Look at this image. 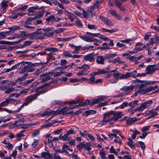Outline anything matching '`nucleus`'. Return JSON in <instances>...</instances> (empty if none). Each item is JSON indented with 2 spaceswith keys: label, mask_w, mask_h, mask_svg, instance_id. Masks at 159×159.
<instances>
[{
  "label": "nucleus",
  "mask_w": 159,
  "mask_h": 159,
  "mask_svg": "<svg viewBox=\"0 0 159 159\" xmlns=\"http://www.w3.org/2000/svg\"><path fill=\"white\" fill-rule=\"evenodd\" d=\"M122 112L116 111H111L103 114V118L102 121L103 124L111 121H116L122 116Z\"/></svg>",
  "instance_id": "1"
},
{
  "label": "nucleus",
  "mask_w": 159,
  "mask_h": 159,
  "mask_svg": "<svg viewBox=\"0 0 159 159\" xmlns=\"http://www.w3.org/2000/svg\"><path fill=\"white\" fill-rule=\"evenodd\" d=\"M158 88V86L156 85L154 87L149 86L146 89H144L141 86L140 84L139 83L136 85L135 90L136 92L133 95L134 96H136L138 95V93L142 94H145L152 91H154Z\"/></svg>",
  "instance_id": "2"
},
{
  "label": "nucleus",
  "mask_w": 159,
  "mask_h": 159,
  "mask_svg": "<svg viewBox=\"0 0 159 159\" xmlns=\"http://www.w3.org/2000/svg\"><path fill=\"white\" fill-rule=\"evenodd\" d=\"M80 37L85 41L89 42H94V44L96 46L98 45L101 43L99 40L91 37L88 36L86 35L84 36H80Z\"/></svg>",
  "instance_id": "3"
},
{
  "label": "nucleus",
  "mask_w": 159,
  "mask_h": 159,
  "mask_svg": "<svg viewBox=\"0 0 159 159\" xmlns=\"http://www.w3.org/2000/svg\"><path fill=\"white\" fill-rule=\"evenodd\" d=\"M41 30V29H39L33 33L30 34V38L34 39H43V33Z\"/></svg>",
  "instance_id": "4"
},
{
  "label": "nucleus",
  "mask_w": 159,
  "mask_h": 159,
  "mask_svg": "<svg viewBox=\"0 0 159 159\" xmlns=\"http://www.w3.org/2000/svg\"><path fill=\"white\" fill-rule=\"evenodd\" d=\"M63 73L61 67H58L49 72V74L54 77H55L61 75Z\"/></svg>",
  "instance_id": "5"
},
{
  "label": "nucleus",
  "mask_w": 159,
  "mask_h": 159,
  "mask_svg": "<svg viewBox=\"0 0 159 159\" xmlns=\"http://www.w3.org/2000/svg\"><path fill=\"white\" fill-rule=\"evenodd\" d=\"M69 107H65L60 110L58 109L56 111V115L61 114L64 115L71 114L73 111H69Z\"/></svg>",
  "instance_id": "6"
},
{
  "label": "nucleus",
  "mask_w": 159,
  "mask_h": 159,
  "mask_svg": "<svg viewBox=\"0 0 159 159\" xmlns=\"http://www.w3.org/2000/svg\"><path fill=\"white\" fill-rule=\"evenodd\" d=\"M48 86L47 84H46L37 88L36 90L38 91L36 94L38 95V96L48 91L47 87Z\"/></svg>",
  "instance_id": "7"
},
{
  "label": "nucleus",
  "mask_w": 159,
  "mask_h": 159,
  "mask_svg": "<svg viewBox=\"0 0 159 159\" xmlns=\"http://www.w3.org/2000/svg\"><path fill=\"white\" fill-rule=\"evenodd\" d=\"M152 101L151 100L147 101L143 103L141 106L137 108L136 110L138 111H141L145 108L148 107L152 103Z\"/></svg>",
  "instance_id": "8"
},
{
  "label": "nucleus",
  "mask_w": 159,
  "mask_h": 159,
  "mask_svg": "<svg viewBox=\"0 0 159 159\" xmlns=\"http://www.w3.org/2000/svg\"><path fill=\"white\" fill-rule=\"evenodd\" d=\"M156 65H150L148 66L145 69L146 73L147 74H152L158 69L155 68Z\"/></svg>",
  "instance_id": "9"
},
{
  "label": "nucleus",
  "mask_w": 159,
  "mask_h": 159,
  "mask_svg": "<svg viewBox=\"0 0 159 159\" xmlns=\"http://www.w3.org/2000/svg\"><path fill=\"white\" fill-rule=\"evenodd\" d=\"M137 81L141 84V86L143 88L145 87H147L149 85L154 84L157 83L156 81H148L147 80H138Z\"/></svg>",
  "instance_id": "10"
},
{
  "label": "nucleus",
  "mask_w": 159,
  "mask_h": 159,
  "mask_svg": "<svg viewBox=\"0 0 159 159\" xmlns=\"http://www.w3.org/2000/svg\"><path fill=\"white\" fill-rule=\"evenodd\" d=\"M38 97V95L36 93L29 96L26 98L24 102L26 103L27 106L29 102H31L37 99Z\"/></svg>",
  "instance_id": "11"
},
{
  "label": "nucleus",
  "mask_w": 159,
  "mask_h": 159,
  "mask_svg": "<svg viewBox=\"0 0 159 159\" xmlns=\"http://www.w3.org/2000/svg\"><path fill=\"white\" fill-rule=\"evenodd\" d=\"M96 56L94 52L89 53L84 56V59L86 61H89L90 62H93L95 59L94 57Z\"/></svg>",
  "instance_id": "12"
},
{
  "label": "nucleus",
  "mask_w": 159,
  "mask_h": 159,
  "mask_svg": "<svg viewBox=\"0 0 159 159\" xmlns=\"http://www.w3.org/2000/svg\"><path fill=\"white\" fill-rule=\"evenodd\" d=\"M134 86L130 85L129 86H125L123 87L121 90L126 94H128L134 88Z\"/></svg>",
  "instance_id": "13"
},
{
  "label": "nucleus",
  "mask_w": 159,
  "mask_h": 159,
  "mask_svg": "<svg viewBox=\"0 0 159 159\" xmlns=\"http://www.w3.org/2000/svg\"><path fill=\"white\" fill-rule=\"evenodd\" d=\"M56 111H52L49 109H48L44 111L43 113L41 114V116L43 117L48 115L50 116L53 115V116L52 117H53L54 116H56Z\"/></svg>",
  "instance_id": "14"
},
{
  "label": "nucleus",
  "mask_w": 159,
  "mask_h": 159,
  "mask_svg": "<svg viewBox=\"0 0 159 159\" xmlns=\"http://www.w3.org/2000/svg\"><path fill=\"white\" fill-rule=\"evenodd\" d=\"M100 19L101 20L107 25L109 26H112L114 25L113 22L109 19L105 18L100 16Z\"/></svg>",
  "instance_id": "15"
},
{
  "label": "nucleus",
  "mask_w": 159,
  "mask_h": 159,
  "mask_svg": "<svg viewBox=\"0 0 159 159\" xmlns=\"http://www.w3.org/2000/svg\"><path fill=\"white\" fill-rule=\"evenodd\" d=\"M50 76L51 75L49 74V72L45 74H43V75H40V79L42 82H46L50 80Z\"/></svg>",
  "instance_id": "16"
},
{
  "label": "nucleus",
  "mask_w": 159,
  "mask_h": 159,
  "mask_svg": "<svg viewBox=\"0 0 159 159\" xmlns=\"http://www.w3.org/2000/svg\"><path fill=\"white\" fill-rule=\"evenodd\" d=\"M112 75L114 78L116 79H126L125 74H120L119 72L114 73Z\"/></svg>",
  "instance_id": "17"
},
{
  "label": "nucleus",
  "mask_w": 159,
  "mask_h": 159,
  "mask_svg": "<svg viewBox=\"0 0 159 159\" xmlns=\"http://www.w3.org/2000/svg\"><path fill=\"white\" fill-rule=\"evenodd\" d=\"M96 74H95V72H92L89 75L91 77L89 78V80L88 79V83L89 84H94L95 82V75Z\"/></svg>",
  "instance_id": "18"
},
{
  "label": "nucleus",
  "mask_w": 159,
  "mask_h": 159,
  "mask_svg": "<svg viewBox=\"0 0 159 159\" xmlns=\"http://www.w3.org/2000/svg\"><path fill=\"white\" fill-rule=\"evenodd\" d=\"M106 60L105 58V56L104 57L102 56H98L97 57L96 62L99 64L103 65L104 64V61Z\"/></svg>",
  "instance_id": "19"
},
{
  "label": "nucleus",
  "mask_w": 159,
  "mask_h": 159,
  "mask_svg": "<svg viewBox=\"0 0 159 159\" xmlns=\"http://www.w3.org/2000/svg\"><path fill=\"white\" fill-rule=\"evenodd\" d=\"M41 157L46 159H51L52 156L48 151L46 152H43L41 153Z\"/></svg>",
  "instance_id": "20"
},
{
  "label": "nucleus",
  "mask_w": 159,
  "mask_h": 159,
  "mask_svg": "<svg viewBox=\"0 0 159 159\" xmlns=\"http://www.w3.org/2000/svg\"><path fill=\"white\" fill-rule=\"evenodd\" d=\"M137 72L136 70H134L133 71L131 72H127L125 74L126 79H128L130 77V76L133 78H135L137 77L136 74Z\"/></svg>",
  "instance_id": "21"
},
{
  "label": "nucleus",
  "mask_w": 159,
  "mask_h": 159,
  "mask_svg": "<svg viewBox=\"0 0 159 159\" xmlns=\"http://www.w3.org/2000/svg\"><path fill=\"white\" fill-rule=\"evenodd\" d=\"M137 121V118L136 117L128 118L126 121V123L127 125H130L133 124Z\"/></svg>",
  "instance_id": "22"
},
{
  "label": "nucleus",
  "mask_w": 159,
  "mask_h": 159,
  "mask_svg": "<svg viewBox=\"0 0 159 159\" xmlns=\"http://www.w3.org/2000/svg\"><path fill=\"white\" fill-rule=\"evenodd\" d=\"M65 11L67 14L68 19H70L71 21H73L74 20V18H75V15L66 10H65Z\"/></svg>",
  "instance_id": "23"
},
{
  "label": "nucleus",
  "mask_w": 159,
  "mask_h": 159,
  "mask_svg": "<svg viewBox=\"0 0 159 159\" xmlns=\"http://www.w3.org/2000/svg\"><path fill=\"white\" fill-rule=\"evenodd\" d=\"M45 20L48 24L50 23L51 22L53 23L55 21V16L54 14L46 18Z\"/></svg>",
  "instance_id": "24"
},
{
  "label": "nucleus",
  "mask_w": 159,
  "mask_h": 159,
  "mask_svg": "<svg viewBox=\"0 0 159 159\" xmlns=\"http://www.w3.org/2000/svg\"><path fill=\"white\" fill-rule=\"evenodd\" d=\"M130 130L133 133L131 136V138L134 139H135L137 134H139L140 133V132L138 131L136 128L131 129Z\"/></svg>",
  "instance_id": "25"
},
{
  "label": "nucleus",
  "mask_w": 159,
  "mask_h": 159,
  "mask_svg": "<svg viewBox=\"0 0 159 159\" xmlns=\"http://www.w3.org/2000/svg\"><path fill=\"white\" fill-rule=\"evenodd\" d=\"M25 122V120L24 118H22L18 120L15 121L14 123L13 124V125H16V126H20L21 125V123H24Z\"/></svg>",
  "instance_id": "26"
},
{
  "label": "nucleus",
  "mask_w": 159,
  "mask_h": 159,
  "mask_svg": "<svg viewBox=\"0 0 159 159\" xmlns=\"http://www.w3.org/2000/svg\"><path fill=\"white\" fill-rule=\"evenodd\" d=\"M117 54L116 53H108L105 55V58L106 59H108L112 58L117 56Z\"/></svg>",
  "instance_id": "27"
},
{
  "label": "nucleus",
  "mask_w": 159,
  "mask_h": 159,
  "mask_svg": "<svg viewBox=\"0 0 159 159\" xmlns=\"http://www.w3.org/2000/svg\"><path fill=\"white\" fill-rule=\"evenodd\" d=\"M111 62L112 64H116L117 63H118L119 64H123L124 63V61L120 60L119 57H116Z\"/></svg>",
  "instance_id": "28"
},
{
  "label": "nucleus",
  "mask_w": 159,
  "mask_h": 159,
  "mask_svg": "<svg viewBox=\"0 0 159 159\" xmlns=\"http://www.w3.org/2000/svg\"><path fill=\"white\" fill-rule=\"evenodd\" d=\"M76 36H71L67 38H59L57 39L58 41H59L66 42L71 40L72 39L75 38Z\"/></svg>",
  "instance_id": "29"
},
{
  "label": "nucleus",
  "mask_w": 159,
  "mask_h": 159,
  "mask_svg": "<svg viewBox=\"0 0 159 159\" xmlns=\"http://www.w3.org/2000/svg\"><path fill=\"white\" fill-rule=\"evenodd\" d=\"M27 36H29V34L27 32L25 31H22L20 34L17 35V36L18 37L20 38H23Z\"/></svg>",
  "instance_id": "30"
},
{
  "label": "nucleus",
  "mask_w": 159,
  "mask_h": 159,
  "mask_svg": "<svg viewBox=\"0 0 159 159\" xmlns=\"http://www.w3.org/2000/svg\"><path fill=\"white\" fill-rule=\"evenodd\" d=\"M99 154L102 159H107V157L106 155V153L104 151V149L103 148L100 151Z\"/></svg>",
  "instance_id": "31"
},
{
  "label": "nucleus",
  "mask_w": 159,
  "mask_h": 159,
  "mask_svg": "<svg viewBox=\"0 0 159 159\" xmlns=\"http://www.w3.org/2000/svg\"><path fill=\"white\" fill-rule=\"evenodd\" d=\"M29 74L28 73H25L22 77H20L18 78L17 80L19 82H21L25 80L28 76Z\"/></svg>",
  "instance_id": "32"
},
{
  "label": "nucleus",
  "mask_w": 159,
  "mask_h": 159,
  "mask_svg": "<svg viewBox=\"0 0 159 159\" xmlns=\"http://www.w3.org/2000/svg\"><path fill=\"white\" fill-rule=\"evenodd\" d=\"M89 71L85 70H83L76 74V75L78 76L84 75H87Z\"/></svg>",
  "instance_id": "33"
},
{
  "label": "nucleus",
  "mask_w": 159,
  "mask_h": 159,
  "mask_svg": "<svg viewBox=\"0 0 159 159\" xmlns=\"http://www.w3.org/2000/svg\"><path fill=\"white\" fill-rule=\"evenodd\" d=\"M85 116H87L89 115L95 114L96 113V111L94 110H89L84 112Z\"/></svg>",
  "instance_id": "34"
},
{
  "label": "nucleus",
  "mask_w": 159,
  "mask_h": 159,
  "mask_svg": "<svg viewBox=\"0 0 159 159\" xmlns=\"http://www.w3.org/2000/svg\"><path fill=\"white\" fill-rule=\"evenodd\" d=\"M42 7L39 8L38 6H36L35 7H32L29 8L28 9V11L32 13L34 12L35 11L38 9H40Z\"/></svg>",
  "instance_id": "35"
},
{
  "label": "nucleus",
  "mask_w": 159,
  "mask_h": 159,
  "mask_svg": "<svg viewBox=\"0 0 159 159\" xmlns=\"http://www.w3.org/2000/svg\"><path fill=\"white\" fill-rule=\"evenodd\" d=\"M8 6L7 2L5 1H2L1 3V11H4L6 9V8Z\"/></svg>",
  "instance_id": "36"
},
{
  "label": "nucleus",
  "mask_w": 159,
  "mask_h": 159,
  "mask_svg": "<svg viewBox=\"0 0 159 159\" xmlns=\"http://www.w3.org/2000/svg\"><path fill=\"white\" fill-rule=\"evenodd\" d=\"M62 104V102L60 101L54 100L52 101L51 102V105L54 106L56 105H61Z\"/></svg>",
  "instance_id": "37"
},
{
  "label": "nucleus",
  "mask_w": 159,
  "mask_h": 159,
  "mask_svg": "<svg viewBox=\"0 0 159 159\" xmlns=\"http://www.w3.org/2000/svg\"><path fill=\"white\" fill-rule=\"evenodd\" d=\"M54 34V33L53 32H46L44 33L43 34V39L45 38V37H51Z\"/></svg>",
  "instance_id": "38"
},
{
  "label": "nucleus",
  "mask_w": 159,
  "mask_h": 159,
  "mask_svg": "<svg viewBox=\"0 0 159 159\" xmlns=\"http://www.w3.org/2000/svg\"><path fill=\"white\" fill-rule=\"evenodd\" d=\"M83 148H84L85 149L87 150L90 151L91 149V146L90 144V143H86V144L85 145L83 143L82 145Z\"/></svg>",
  "instance_id": "39"
},
{
  "label": "nucleus",
  "mask_w": 159,
  "mask_h": 159,
  "mask_svg": "<svg viewBox=\"0 0 159 159\" xmlns=\"http://www.w3.org/2000/svg\"><path fill=\"white\" fill-rule=\"evenodd\" d=\"M138 100H135L134 101L128 104L129 106L132 108H134L138 105Z\"/></svg>",
  "instance_id": "40"
},
{
  "label": "nucleus",
  "mask_w": 159,
  "mask_h": 159,
  "mask_svg": "<svg viewBox=\"0 0 159 159\" xmlns=\"http://www.w3.org/2000/svg\"><path fill=\"white\" fill-rule=\"evenodd\" d=\"M76 19L75 21V23L77 24L78 26L79 27H82L83 26V25L81 22V21L77 17L75 16V18H74V20Z\"/></svg>",
  "instance_id": "41"
},
{
  "label": "nucleus",
  "mask_w": 159,
  "mask_h": 159,
  "mask_svg": "<svg viewBox=\"0 0 159 159\" xmlns=\"http://www.w3.org/2000/svg\"><path fill=\"white\" fill-rule=\"evenodd\" d=\"M103 47L100 48L102 50H105L106 49H109L110 48L109 47L110 44H107V43H104L102 45Z\"/></svg>",
  "instance_id": "42"
},
{
  "label": "nucleus",
  "mask_w": 159,
  "mask_h": 159,
  "mask_svg": "<svg viewBox=\"0 0 159 159\" xmlns=\"http://www.w3.org/2000/svg\"><path fill=\"white\" fill-rule=\"evenodd\" d=\"M34 80V79L33 78L32 79L28 80L25 81L24 82H22L20 84L21 85H23V86L26 85H28L30 83H31L32 82H33Z\"/></svg>",
  "instance_id": "43"
},
{
  "label": "nucleus",
  "mask_w": 159,
  "mask_h": 159,
  "mask_svg": "<svg viewBox=\"0 0 159 159\" xmlns=\"http://www.w3.org/2000/svg\"><path fill=\"white\" fill-rule=\"evenodd\" d=\"M89 16H92L93 15V12L94 11V8L92 6L90 7L87 10Z\"/></svg>",
  "instance_id": "44"
},
{
  "label": "nucleus",
  "mask_w": 159,
  "mask_h": 159,
  "mask_svg": "<svg viewBox=\"0 0 159 159\" xmlns=\"http://www.w3.org/2000/svg\"><path fill=\"white\" fill-rule=\"evenodd\" d=\"M94 47L93 45H87L82 47V50H90V48L93 49Z\"/></svg>",
  "instance_id": "45"
},
{
  "label": "nucleus",
  "mask_w": 159,
  "mask_h": 159,
  "mask_svg": "<svg viewBox=\"0 0 159 159\" xmlns=\"http://www.w3.org/2000/svg\"><path fill=\"white\" fill-rule=\"evenodd\" d=\"M46 50L48 51H52L54 52H58L59 50L58 49L56 48H48L45 49Z\"/></svg>",
  "instance_id": "46"
},
{
  "label": "nucleus",
  "mask_w": 159,
  "mask_h": 159,
  "mask_svg": "<svg viewBox=\"0 0 159 159\" xmlns=\"http://www.w3.org/2000/svg\"><path fill=\"white\" fill-rule=\"evenodd\" d=\"M36 18V17L28 18L25 22V24H30L32 20H34Z\"/></svg>",
  "instance_id": "47"
},
{
  "label": "nucleus",
  "mask_w": 159,
  "mask_h": 159,
  "mask_svg": "<svg viewBox=\"0 0 159 159\" xmlns=\"http://www.w3.org/2000/svg\"><path fill=\"white\" fill-rule=\"evenodd\" d=\"M129 141L127 142L128 145L132 148H134V146L133 145V141L130 139H128Z\"/></svg>",
  "instance_id": "48"
},
{
  "label": "nucleus",
  "mask_w": 159,
  "mask_h": 159,
  "mask_svg": "<svg viewBox=\"0 0 159 159\" xmlns=\"http://www.w3.org/2000/svg\"><path fill=\"white\" fill-rule=\"evenodd\" d=\"M154 39L153 38H151L150 39L149 42L148 43H147V45L148 47H149L150 46L152 45L154 43H157L155 41Z\"/></svg>",
  "instance_id": "49"
},
{
  "label": "nucleus",
  "mask_w": 159,
  "mask_h": 159,
  "mask_svg": "<svg viewBox=\"0 0 159 159\" xmlns=\"http://www.w3.org/2000/svg\"><path fill=\"white\" fill-rule=\"evenodd\" d=\"M28 7V5H22L21 7H20L18 9L17 11H24L27 9Z\"/></svg>",
  "instance_id": "50"
},
{
  "label": "nucleus",
  "mask_w": 159,
  "mask_h": 159,
  "mask_svg": "<svg viewBox=\"0 0 159 159\" xmlns=\"http://www.w3.org/2000/svg\"><path fill=\"white\" fill-rule=\"evenodd\" d=\"M88 28L89 29L96 30L98 28V26L94 25L88 24L87 25Z\"/></svg>",
  "instance_id": "51"
},
{
  "label": "nucleus",
  "mask_w": 159,
  "mask_h": 159,
  "mask_svg": "<svg viewBox=\"0 0 159 159\" xmlns=\"http://www.w3.org/2000/svg\"><path fill=\"white\" fill-rule=\"evenodd\" d=\"M82 47L80 46H76L75 48V49L73 52H72L73 53H78L79 51L81 49L82 50Z\"/></svg>",
  "instance_id": "52"
},
{
  "label": "nucleus",
  "mask_w": 159,
  "mask_h": 159,
  "mask_svg": "<svg viewBox=\"0 0 159 159\" xmlns=\"http://www.w3.org/2000/svg\"><path fill=\"white\" fill-rule=\"evenodd\" d=\"M26 103H24L20 107H19L16 110L15 112H20L21 110L25 106H26Z\"/></svg>",
  "instance_id": "53"
},
{
  "label": "nucleus",
  "mask_w": 159,
  "mask_h": 159,
  "mask_svg": "<svg viewBox=\"0 0 159 159\" xmlns=\"http://www.w3.org/2000/svg\"><path fill=\"white\" fill-rule=\"evenodd\" d=\"M68 146L65 144H64L62 146V149L63 150L62 151H63V152H66L67 153H68L69 152L68 151Z\"/></svg>",
  "instance_id": "54"
},
{
  "label": "nucleus",
  "mask_w": 159,
  "mask_h": 159,
  "mask_svg": "<svg viewBox=\"0 0 159 159\" xmlns=\"http://www.w3.org/2000/svg\"><path fill=\"white\" fill-rule=\"evenodd\" d=\"M25 72H27L26 66H25L23 67L18 72L19 73L22 74Z\"/></svg>",
  "instance_id": "55"
},
{
  "label": "nucleus",
  "mask_w": 159,
  "mask_h": 159,
  "mask_svg": "<svg viewBox=\"0 0 159 159\" xmlns=\"http://www.w3.org/2000/svg\"><path fill=\"white\" fill-rule=\"evenodd\" d=\"M106 71H105L104 69L101 70H98L97 71L95 72V74L97 75H100L101 74H106Z\"/></svg>",
  "instance_id": "56"
},
{
  "label": "nucleus",
  "mask_w": 159,
  "mask_h": 159,
  "mask_svg": "<svg viewBox=\"0 0 159 159\" xmlns=\"http://www.w3.org/2000/svg\"><path fill=\"white\" fill-rule=\"evenodd\" d=\"M10 87V84H7L4 86H2L0 87V89L2 90H5Z\"/></svg>",
  "instance_id": "57"
},
{
  "label": "nucleus",
  "mask_w": 159,
  "mask_h": 159,
  "mask_svg": "<svg viewBox=\"0 0 159 159\" xmlns=\"http://www.w3.org/2000/svg\"><path fill=\"white\" fill-rule=\"evenodd\" d=\"M69 138V135L67 134V133L65 134L63 136H62L61 138H60V139H62L64 140H66L68 139Z\"/></svg>",
  "instance_id": "58"
},
{
  "label": "nucleus",
  "mask_w": 159,
  "mask_h": 159,
  "mask_svg": "<svg viewBox=\"0 0 159 159\" xmlns=\"http://www.w3.org/2000/svg\"><path fill=\"white\" fill-rule=\"evenodd\" d=\"M99 38L101 39H102L104 40L105 41H107L109 40V39L108 38L105 37L103 35L100 34H99L98 36Z\"/></svg>",
  "instance_id": "59"
},
{
  "label": "nucleus",
  "mask_w": 159,
  "mask_h": 159,
  "mask_svg": "<svg viewBox=\"0 0 159 159\" xmlns=\"http://www.w3.org/2000/svg\"><path fill=\"white\" fill-rule=\"evenodd\" d=\"M100 102V101L98 98V99H94L93 101L92 102L90 103V105L92 106L93 105L98 103Z\"/></svg>",
  "instance_id": "60"
},
{
  "label": "nucleus",
  "mask_w": 159,
  "mask_h": 159,
  "mask_svg": "<svg viewBox=\"0 0 159 159\" xmlns=\"http://www.w3.org/2000/svg\"><path fill=\"white\" fill-rule=\"evenodd\" d=\"M7 89L5 91V93H10L11 92L15 90V88H9Z\"/></svg>",
  "instance_id": "61"
},
{
  "label": "nucleus",
  "mask_w": 159,
  "mask_h": 159,
  "mask_svg": "<svg viewBox=\"0 0 159 159\" xmlns=\"http://www.w3.org/2000/svg\"><path fill=\"white\" fill-rule=\"evenodd\" d=\"M55 123V122H51L47 124H44L42 126V127L43 128H48L52 126Z\"/></svg>",
  "instance_id": "62"
},
{
  "label": "nucleus",
  "mask_w": 159,
  "mask_h": 159,
  "mask_svg": "<svg viewBox=\"0 0 159 159\" xmlns=\"http://www.w3.org/2000/svg\"><path fill=\"white\" fill-rule=\"evenodd\" d=\"M26 69L27 72L28 73L32 72L34 70V69L33 67L28 66H26Z\"/></svg>",
  "instance_id": "63"
},
{
  "label": "nucleus",
  "mask_w": 159,
  "mask_h": 159,
  "mask_svg": "<svg viewBox=\"0 0 159 159\" xmlns=\"http://www.w3.org/2000/svg\"><path fill=\"white\" fill-rule=\"evenodd\" d=\"M53 157L54 159H63L57 153H54Z\"/></svg>",
  "instance_id": "64"
}]
</instances>
